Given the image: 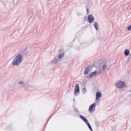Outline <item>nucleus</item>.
<instances>
[{
	"label": "nucleus",
	"mask_w": 131,
	"mask_h": 131,
	"mask_svg": "<svg viewBox=\"0 0 131 131\" xmlns=\"http://www.w3.org/2000/svg\"><path fill=\"white\" fill-rule=\"evenodd\" d=\"M22 60V58H21V56L20 55H18L14 59L12 62V64L13 65L18 66L19 65Z\"/></svg>",
	"instance_id": "obj_1"
},
{
	"label": "nucleus",
	"mask_w": 131,
	"mask_h": 131,
	"mask_svg": "<svg viewBox=\"0 0 131 131\" xmlns=\"http://www.w3.org/2000/svg\"><path fill=\"white\" fill-rule=\"evenodd\" d=\"M80 118L83 121L85 122L86 123L88 127L90 129L91 131H92V128L89 124V123L88 122V120L86 118H85L84 117L82 116V115H80Z\"/></svg>",
	"instance_id": "obj_2"
},
{
	"label": "nucleus",
	"mask_w": 131,
	"mask_h": 131,
	"mask_svg": "<svg viewBox=\"0 0 131 131\" xmlns=\"http://www.w3.org/2000/svg\"><path fill=\"white\" fill-rule=\"evenodd\" d=\"M115 86L117 88H123L125 86L124 82L121 81H119L117 82L115 84Z\"/></svg>",
	"instance_id": "obj_3"
},
{
	"label": "nucleus",
	"mask_w": 131,
	"mask_h": 131,
	"mask_svg": "<svg viewBox=\"0 0 131 131\" xmlns=\"http://www.w3.org/2000/svg\"><path fill=\"white\" fill-rule=\"evenodd\" d=\"M28 52L26 49H23L20 52V54L18 55H20L21 56V58H24L26 57V54H28Z\"/></svg>",
	"instance_id": "obj_4"
},
{
	"label": "nucleus",
	"mask_w": 131,
	"mask_h": 131,
	"mask_svg": "<svg viewBox=\"0 0 131 131\" xmlns=\"http://www.w3.org/2000/svg\"><path fill=\"white\" fill-rule=\"evenodd\" d=\"M79 84L78 83L76 84L74 88V93L75 95L77 96L79 94Z\"/></svg>",
	"instance_id": "obj_5"
},
{
	"label": "nucleus",
	"mask_w": 131,
	"mask_h": 131,
	"mask_svg": "<svg viewBox=\"0 0 131 131\" xmlns=\"http://www.w3.org/2000/svg\"><path fill=\"white\" fill-rule=\"evenodd\" d=\"M20 87H23L25 90L29 89L31 87L30 84H28L26 83H24L23 85H21Z\"/></svg>",
	"instance_id": "obj_6"
},
{
	"label": "nucleus",
	"mask_w": 131,
	"mask_h": 131,
	"mask_svg": "<svg viewBox=\"0 0 131 131\" xmlns=\"http://www.w3.org/2000/svg\"><path fill=\"white\" fill-rule=\"evenodd\" d=\"M96 105V103H94L90 105L89 107V110L91 111V112L92 111H94L95 109Z\"/></svg>",
	"instance_id": "obj_7"
},
{
	"label": "nucleus",
	"mask_w": 131,
	"mask_h": 131,
	"mask_svg": "<svg viewBox=\"0 0 131 131\" xmlns=\"http://www.w3.org/2000/svg\"><path fill=\"white\" fill-rule=\"evenodd\" d=\"M88 19L89 20L88 22L90 23H92V20L94 19V18L92 15H89L88 16Z\"/></svg>",
	"instance_id": "obj_8"
},
{
	"label": "nucleus",
	"mask_w": 131,
	"mask_h": 131,
	"mask_svg": "<svg viewBox=\"0 0 131 131\" xmlns=\"http://www.w3.org/2000/svg\"><path fill=\"white\" fill-rule=\"evenodd\" d=\"M101 96V93L99 92H97L96 94V99L98 100L99 98H100Z\"/></svg>",
	"instance_id": "obj_9"
},
{
	"label": "nucleus",
	"mask_w": 131,
	"mask_h": 131,
	"mask_svg": "<svg viewBox=\"0 0 131 131\" xmlns=\"http://www.w3.org/2000/svg\"><path fill=\"white\" fill-rule=\"evenodd\" d=\"M96 74V72L94 71V72L91 73L88 76V77L89 78H92L93 76L95 75Z\"/></svg>",
	"instance_id": "obj_10"
},
{
	"label": "nucleus",
	"mask_w": 131,
	"mask_h": 131,
	"mask_svg": "<svg viewBox=\"0 0 131 131\" xmlns=\"http://www.w3.org/2000/svg\"><path fill=\"white\" fill-rule=\"evenodd\" d=\"M89 71V67L86 68L84 71V73L85 74H86L88 73V72Z\"/></svg>",
	"instance_id": "obj_11"
},
{
	"label": "nucleus",
	"mask_w": 131,
	"mask_h": 131,
	"mask_svg": "<svg viewBox=\"0 0 131 131\" xmlns=\"http://www.w3.org/2000/svg\"><path fill=\"white\" fill-rule=\"evenodd\" d=\"M95 28L96 30H98V24L97 22H95L94 24Z\"/></svg>",
	"instance_id": "obj_12"
},
{
	"label": "nucleus",
	"mask_w": 131,
	"mask_h": 131,
	"mask_svg": "<svg viewBox=\"0 0 131 131\" xmlns=\"http://www.w3.org/2000/svg\"><path fill=\"white\" fill-rule=\"evenodd\" d=\"M102 69L101 68L100 69H98V68H96L95 71L96 72V73H99L100 72H101L102 71Z\"/></svg>",
	"instance_id": "obj_13"
},
{
	"label": "nucleus",
	"mask_w": 131,
	"mask_h": 131,
	"mask_svg": "<svg viewBox=\"0 0 131 131\" xmlns=\"http://www.w3.org/2000/svg\"><path fill=\"white\" fill-rule=\"evenodd\" d=\"M129 50L128 49H126L124 51V54L125 56H128L129 53Z\"/></svg>",
	"instance_id": "obj_14"
},
{
	"label": "nucleus",
	"mask_w": 131,
	"mask_h": 131,
	"mask_svg": "<svg viewBox=\"0 0 131 131\" xmlns=\"http://www.w3.org/2000/svg\"><path fill=\"white\" fill-rule=\"evenodd\" d=\"M64 55V53L63 52L62 53H60L59 54L58 57L59 58H61L63 57Z\"/></svg>",
	"instance_id": "obj_15"
},
{
	"label": "nucleus",
	"mask_w": 131,
	"mask_h": 131,
	"mask_svg": "<svg viewBox=\"0 0 131 131\" xmlns=\"http://www.w3.org/2000/svg\"><path fill=\"white\" fill-rule=\"evenodd\" d=\"M107 64L106 63H105L102 66V71H104L105 69V68Z\"/></svg>",
	"instance_id": "obj_16"
},
{
	"label": "nucleus",
	"mask_w": 131,
	"mask_h": 131,
	"mask_svg": "<svg viewBox=\"0 0 131 131\" xmlns=\"http://www.w3.org/2000/svg\"><path fill=\"white\" fill-rule=\"evenodd\" d=\"M59 60L58 59L55 58L53 60V63H56Z\"/></svg>",
	"instance_id": "obj_17"
},
{
	"label": "nucleus",
	"mask_w": 131,
	"mask_h": 131,
	"mask_svg": "<svg viewBox=\"0 0 131 131\" xmlns=\"http://www.w3.org/2000/svg\"><path fill=\"white\" fill-rule=\"evenodd\" d=\"M82 91L84 93H85L86 91V90L85 88H83L82 89Z\"/></svg>",
	"instance_id": "obj_18"
},
{
	"label": "nucleus",
	"mask_w": 131,
	"mask_h": 131,
	"mask_svg": "<svg viewBox=\"0 0 131 131\" xmlns=\"http://www.w3.org/2000/svg\"><path fill=\"white\" fill-rule=\"evenodd\" d=\"M18 83L19 84H23L22 85H23L24 83L23 81H20Z\"/></svg>",
	"instance_id": "obj_19"
},
{
	"label": "nucleus",
	"mask_w": 131,
	"mask_h": 131,
	"mask_svg": "<svg viewBox=\"0 0 131 131\" xmlns=\"http://www.w3.org/2000/svg\"><path fill=\"white\" fill-rule=\"evenodd\" d=\"M127 30H131V25L127 27Z\"/></svg>",
	"instance_id": "obj_20"
},
{
	"label": "nucleus",
	"mask_w": 131,
	"mask_h": 131,
	"mask_svg": "<svg viewBox=\"0 0 131 131\" xmlns=\"http://www.w3.org/2000/svg\"><path fill=\"white\" fill-rule=\"evenodd\" d=\"M10 126H11V125H10ZM8 127V128H7V129H10V130H12V127H10V128H9V127L8 126V127Z\"/></svg>",
	"instance_id": "obj_21"
},
{
	"label": "nucleus",
	"mask_w": 131,
	"mask_h": 131,
	"mask_svg": "<svg viewBox=\"0 0 131 131\" xmlns=\"http://www.w3.org/2000/svg\"><path fill=\"white\" fill-rule=\"evenodd\" d=\"M89 10L88 8H86V12L87 14H88L89 13Z\"/></svg>",
	"instance_id": "obj_22"
},
{
	"label": "nucleus",
	"mask_w": 131,
	"mask_h": 131,
	"mask_svg": "<svg viewBox=\"0 0 131 131\" xmlns=\"http://www.w3.org/2000/svg\"><path fill=\"white\" fill-rule=\"evenodd\" d=\"M59 52H63V49H61L59 50Z\"/></svg>",
	"instance_id": "obj_23"
},
{
	"label": "nucleus",
	"mask_w": 131,
	"mask_h": 131,
	"mask_svg": "<svg viewBox=\"0 0 131 131\" xmlns=\"http://www.w3.org/2000/svg\"><path fill=\"white\" fill-rule=\"evenodd\" d=\"M130 56H131V54H130Z\"/></svg>",
	"instance_id": "obj_24"
},
{
	"label": "nucleus",
	"mask_w": 131,
	"mask_h": 131,
	"mask_svg": "<svg viewBox=\"0 0 131 131\" xmlns=\"http://www.w3.org/2000/svg\"><path fill=\"white\" fill-rule=\"evenodd\" d=\"M73 100H74V99H73Z\"/></svg>",
	"instance_id": "obj_25"
}]
</instances>
